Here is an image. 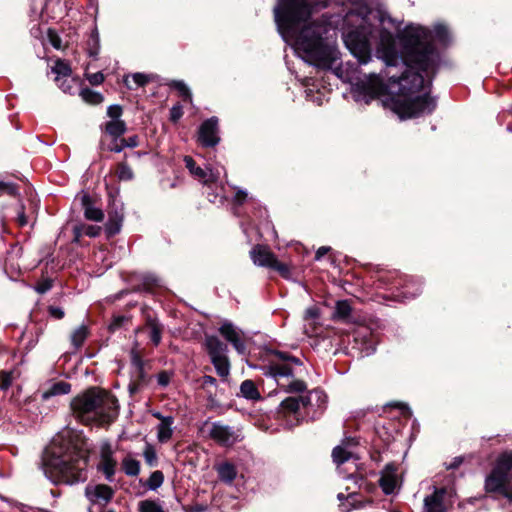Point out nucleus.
I'll list each match as a JSON object with an SVG mask.
<instances>
[{"label": "nucleus", "mask_w": 512, "mask_h": 512, "mask_svg": "<svg viewBox=\"0 0 512 512\" xmlns=\"http://www.w3.org/2000/svg\"><path fill=\"white\" fill-rule=\"evenodd\" d=\"M374 20L382 26L386 18L367 8L348 11L343 20L346 47L360 64L369 62L375 48L377 57L386 66H397L401 62L405 71L400 77L390 75V72L384 76L375 73L365 75L354 84L356 97L365 103L382 97L383 106L400 119L432 113L437 103L430 96V89L439 55L432 44L431 32L421 26L408 25L401 35V57L396 51L392 32L376 26Z\"/></svg>", "instance_id": "f257e3e1"}, {"label": "nucleus", "mask_w": 512, "mask_h": 512, "mask_svg": "<svg viewBox=\"0 0 512 512\" xmlns=\"http://www.w3.org/2000/svg\"><path fill=\"white\" fill-rule=\"evenodd\" d=\"M331 0H278L274 18L278 31L291 43L301 58L320 69L332 70L342 81L352 83L342 64H338L339 51L324 35L328 32L326 19H318L320 11Z\"/></svg>", "instance_id": "f03ea898"}, {"label": "nucleus", "mask_w": 512, "mask_h": 512, "mask_svg": "<svg viewBox=\"0 0 512 512\" xmlns=\"http://www.w3.org/2000/svg\"><path fill=\"white\" fill-rule=\"evenodd\" d=\"M87 455L71 440V431L57 435L43 458L42 469L53 484L73 485L87 479Z\"/></svg>", "instance_id": "7ed1b4c3"}, {"label": "nucleus", "mask_w": 512, "mask_h": 512, "mask_svg": "<svg viewBox=\"0 0 512 512\" xmlns=\"http://www.w3.org/2000/svg\"><path fill=\"white\" fill-rule=\"evenodd\" d=\"M73 415L86 425H104L115 419L118 413L116 398L100 388H90L71 401Z\"/></svg>", "instance_id": "20e7f679"}, {"label": "nucleus", "mask_w": 512, "mask_h": 512, "mask_svg": "<svg viewBox=\"0 0 512 512\" xmlns=\"http://www.w3.org/2000/svg\"><path fill=\"white\" fill-rule=\"evenodd\" d=\"M263 370L264 375L272 378L286 393H302L307 389L306 383L297 378L306 372L303 362L297 357L277 351Z\"/></svg>", "instance_id": "39448f33"}, {"label": "nucleus", "mask_w": 512, "mask_h": 512, "mask_svg": "<svg viewBox=\"0 0 512 512\" xmlns=\"http://www.w3.org/2000/svg\"><path fill=\"white\" fill-rule=\"evenodd\" d=\"M485 490L500 493L512 502V451L502 453L485 479Z\"/></svg>", "instance_id": "423d86ee"}, {"label": "nucleus", "mask_w": 512, "mask_h": 512, "mask_svg": "<svg viewBox=\"0 0 512 512\" xmlns=\"http://www.w3.org/2000/svg\"><path fill=\"white\" fill-rule=\"evenodd\" d=\"M126 131L123 120H110L105 124V135L102 143L109 151L121 152L128 146V142L122 137Z\"/></svg>", "instance_id": "0eeeda50"}, {"label": "nucleus", "mask_w": 512, "mask_h": 512, "mask_svg": "<svg viewBox=\"0 0 512 512\" xmlns=\"http://www.w3.org/2000/svg\"><path fill=\"white\" fill-rule=\"evenodd\" d=\"M208 435L221 446H232L241 440V435L237 430L221 422L211 423Z\"/></svg>", "instance_id": "6e6552de"}, {"label": "nucleus", "mask_w": 512, "mask_h": 512, "mask_svg": "<svg viewBox=\"0 0 512 512\" xmlns=\"http://www.w3.org/2000/svg\"><path fill=\"white\" fill-rule=\"evenodd\" d=\"M85 495L91 504L89 511L93 512L94 507L101 509L112 499L113 490L104 484H89L85 488Z\"/></svg>", "instance_id": "1a4fd4ad"}, {"label": "nucleus", "mask_w": 512, "mask_h": 512, "mask_svg": "<svg viewBox=\"0 0 512 512\" xmlns=\"http://www.w3.org/2000/svg\"><path fill=\"white\" fill-rule=\"evenodd\" d=\"M130 357L133 367V377L135 378L134 383L132 385L130 384V394H133L140 387L147 384L150 364L148 362H144L140 355L134 351L130 352Z\"/></svg>", "instance_id": "9d476101"}, {"label": "nucleus", "mask_w": 512, "mask_h": 512, "mask_svg": "<svg viewBox=\"0 0 512 512\" xmlns=\"http://www.w3.org/2000/svg\"><path fill=\"white\" fill-rule=\"evenodd\" d=\"M198 141L205 147H214L219 143L217 117H211L201 124L198 132Z\"/></svg>", "instance_id": "9b49d317"}, {"label": "nucleus", "mask_w": 512, "mask_h": 512, "mask_svg": "<svg viewBox=\"0 0 512 512\" xmlns=\"http://www.w3.org/2000/svg\"><path fill=\"white\" fill-rule=\"evenodd\" d=\"M220 334L232 344L239 354H245L246 344L241 330L230 322H224L219 328Z\"/></svg>", "instance_id": "f8f14e48"}, {"label": "nucleus", "mask_w": 512, "mask_h": 512, "mask_svg": "<svg viewBox=\"0 0 512 512\" xmlns=\"http://www.w3.org/2000/svg\"><path fill=\"white\" fill-rule=\"evenodd\" d=\"M185 166L189 170L190 174L200 181L201 183L208 185L213 182H216L219 179V171L217 173H213L212 171L207 172L201 167L197 166L195 161L190 156H185L184 158Z\"/></svg>", "instance_id": "ddd939ff"}, {"label": "nucleus", "mask_w": 512, "mask_h": 512, "mask_svg": "<svg viewBox=\"0 0 512 512\" xmlns=\"http://www.w3.org/2000/svg\"><path fill=\"white\" fill-rule=\"evenodd\" d=\"M115 468L116 460L112 456L111 447L108 444H103L101 446V458L98 463V470L104 474L108 481H112Z\"/></svg>", "instance_id": "4468645a"}, {"label": "nucleus", "mask_w": 512, "mask_h": 512, "mask_svg": "<svg viewBox=\"0 0 512 512\" xmlns=\"http://www.w3.org/2000/svg\"><path fill=\"white\" fill-rule=\"evenodd\" d=\"M445 488H435L434 492L424 498L423 512H446L444 505Z\"/></svg>", "instance_id": "2eb2a0df"}, {"label": "nucleus", "mask_w": 512, "mask_h": 512, "mask_svg": "<svg viewBox=\"0 0 512 512\" xmlns=\"http://www.w3.org/2000/svg\"><path fill=\"white\" fill-rule=\"evenodd\" d=\"M253 263L257 266L272 268L275 265L276 256L266 246L257 245L250 251Z\"/></svg>", "instance_id": "dca6fc26"}, {"label": "nucleus", "mask_w": 512, "mask_h": 512, "mask_svg": "<svg viewBox=\"0 0 512 512\" xmlns=\"http://www.w3.org/2000/svg\"><path fill=\"white\" fill-rule=\"evenodd\" d=\"M397 468L393 464H387L379 479V485L387 495L392 494L397 487Z\"/></svg>", "instance_id": "f3484780"}, {"label": "nucleus", "mask_w": 512, "mask_h": 512, "mask_svg": "<svg viewBox=\"0 0 512 512\" xmlns=\"http://www.w3.org/2000/svg\"><path fill=\"white\" fill-rule=\"evenodd\" d=\"M311 403L310 396L288 397L281 402V410L284 414H298L301 409H307Z\"/></svg>", "instance_id": "a211bd4d"}, {"label": "nucleus", "mask_w": 512, "mask_h": 512, "mask_svg": "<svg viewBox=\"0 0 512 512\" xmlns=\"http://www.w3.org/2000/svg\"><path fill=\"white\" fill-rule=\"evenodd\" d=\"M351 445H356L354 439L343 441L333 449L332 458L338 469L353 457V452L350 450Z\"/></svg>", "instance_id": "6ab92c4d"}, {"label": "nucleus", "mask_w": 512, "mask_h": 512, "mask_svg": "<svg viewBox=\"0 0 512 512\" xmlns=\"http://www.w3.org/2000/svg\"><path fill=\"white\" fill-rule=\"evenodd\" d=\"M205 347L210 359L226 356L228 352L227 345L216 336H207L205 339Z\"/></svg>", "instance_id": "aec40b11"}, {"label": "nucleus", "mask_w": 512, "mask_h": 512, "mask_svg": "<svg viewBox=\"0 0 512 512\" xmlns=\"http://www.w3.org/2000/svg\"><path fill=\"white\" fill-rule=\"evenodd\" d=\"M81 203L84 208V216L87 220L100 222L104 218V214L101 209L93 206L91 199L87 194L81 197Z\"/></svg>", "instance_id": "412c9836"}, {"label": "nucleus", "mask_w": 512, "mask_h": 512, "mask_svg": "<svg viewBox=\"0 0 512 512\" xmlns=\"http://www.w3.org/2000/svg\"><path fill=\"white\" fill-rule=\"evenodd\" d=\"M71 391V385L65 381H59L52 383L48 388L42 391L41 397L43 400H47L53 396L65 395Z\"/></svg>", "instance_id": "4be33fe9"}, {"label": "nucleus", "mask_w": 512, "mask_h": 512, "mask_svg": "<svg viewBox=\"0 0 512 512\" xmlns=\"http://www.w3.org/2000/svg\"><path fill=\"white\" fill-rule=\"evenodd\" d=\"M164 422H159L156 426L157 440L160 443H167L173 435L174 431V418H165Z\"/></svg>", "instance_id": "5701e85b"}, {"label": "nucleus", "mask_w": 512, "mask_h": 512, "mask_svg": "<svg viewBox=\"0 0 512 512\" xmlns=\"http://www.w3.org/2000/svg\"><path fill=\"white\" fill-rule=\"evenodd\" d=\"M216 471L218 473L219 479L222 482H225L228 484H231L237 476L236 467L229 462H224V463L219 464L216 467Z\"/></svg>", "instance_id": "b1692460"}, {"label": "nucleus", "mask_w": 512, "mask_h": 512, "mask_svg": "<svg viewBox=\"0 0 512 512\" xmlns=\"http://www.w3.org/2000/svg\"><path fill=\"white\" fill-rule=\"evenodd\" d=\"M101 228L96 225L80 224L73 228L74 241L78 242L79 239L85 235L89 237H96L100 234Z\"/></svg>", "instance_id": "393cba45"}, {"label": "nucleus", "mask_w": 512, "mask_h": 512, "mask_svg": "<svg viewBox=\"0 0 512 512\" xmlns=\"http://www.w3.org/2000/svg\"><path fill=\"white\" fill-rule=\"evenodd\" d=\"M352 308L347 300L338 301L335 305L333 318L344 322L351 321Z\"/></svg>", "instance_id": "a878e982"}, {"label": "nucleus", "mask_w": 512, "mask_h": 512, "mask_svg": "<svg viewBox=\"0 0 512 512\" xmlns=\"http://www.w3.org/2000/svg\"><path fill=\"white\" fill-rule=\"evenodd\" d=\"M241 395L248 400H259L261 395L252 380H245L240 385Z\"/></svg>", "instance_id": "bb28decb"}, {"label": "nucleus", "mask_w": 512, "mask_h": 512, "mask_svg": "<svg viewBox=\"0 0 512 512\" xmlns=\"http://www.w3.org/2000/svg\"><path fill=\"white\" fill-rule=\"evenodd\" d=\"M163 481H164L163 473L160 470H156L151 473V475L147 481L143 482L140 479L139 482H140V484H142V486L145 488V490L155 491L163 484Z\"/></svg>", "instance_id": "cd10ccee"}, {"label": "nucleus", "mask_w": 512, "mask_h": 512, "mask_svg": "<svg viewBox=\"0 0 512 512\" xmlns=\"http://www.w3.org/2000/svg\"><path fill=\"white\" fill-rule=\"evenodd\" d=\"M52 72L56 74L55 81L60 82L61 80L70 77L71 68L65 61L57 60L52 67Z\"/></svg>", "instance_id": "c85d7f7f"}, {"label": "nucleus", "mask_w": 512, "mask_h": 512, "mask_svg": "<svg viewBox=\"0 0 512 512\" xmlns=\"http://www.w3.org/2000/svg\"><path fill=\"white\" fill-rule=\"evenodd\" d=\"M211 362L214 365L216 372L220 377L225 378L229 375L230 363L227 355L211 359Z\"/></svg>", "instance_id": "c756f323"}, {"label": "nucleus", "mask_w": 512, "mask_h": 512, "mask_svg": "<svg viewBox=\"0 0 512 512\" xmlns=\"http://www.w3.org/2000/svg\"><path fill=\"white\" fill-rule=\"evenodd\" d=\"M123 222V217L118 215L111 216L105 224V232L108 237H112L120 232Z\"/></svg>", "instance_id": "7c9ffc66"}, {"label": "nucleus", "mask_w": 512, "mask_h": 512, "mask_svg": "<svg viewBox=\"0 0 512 512\" xmlns=\"http://www.w3.org/2000/svg\"><path fill=\"white\" fill-rule=\"evenodd\" d=\"M147 324L150 339L155 346H158L161 342L162 326L158 321L153 319H149Z\"/></svg>", "instance_id": "2f4dec72"}, {"label": "nucleus", "mask_w": 512, "mask_h": 512, "mask_svg": "<svg viewBox=\"0 0 512 512\" xmlns=\"http://www.w3.org/2000/svg\"><path fill=\"white\" fill-rule=\"evenodd\" d=\"M88 336V327L85 325L79 326L75 329L71 335V342L73 346L78 349L80 348Z\"/></svg>", "instance_id": "473e14b6"}, {"label": "nucleus", "mask_w": 512, "mask_h": 512, "mask_svg": "<svg viewBox=\"0 0 512 512\" xmlns=\"http://www.w3.org/2000/svg\"><path fill=\"white\" fill-rule=\"evenodd\" d=\"M80 96L85 102L93 105L100 104L104 99L101 93L89 88H83L80 92Z\"/></svg>", "instance_id": "72a5a7b5"}, {"label": "nucleus", "mask_w": 512, "mask_h": 512, "mask_svg": "<svg viewBox=\"0 0 512 512\" xmlns=\"http://www.w3.org/2000/svg\"><path fill=\"white\" fill-rule=\"evenodd\" d=\"M169 86L176 89L184 101L192 102V94L189 87L181 80H173Z\"/></svg>", "instance_id": "f704fd0d"}, {"label": "nucleus", "mask_w": 512, "mask_h": 512, "mask_svg": "<svg viewBox=\"0 0 512 512\" xmlns=\"http://www.w3.org/2000/svg\"><path fill=\"white\" fill-rule=\"evenodd\" d=\"M100 51V40L99 33L95 29L92 31L88 41V55L92 58H96Z\"/></svg>", "instance_id": "c9c22d12"}, {"label": "nucleus", "mask_w": 512, "mask_h": 512, "mask_svg": "<svg viewBox=\"0 0 512 512\" xmlns=\"http://www.w3.org/2000/svg\"><path fill=\"white\" fill-rule=\"evenodd\" d=\"M139 512H165L163 508L153 500H143L138 504Z\"/></svg>", "instance_id": "e433bc0d"}, {"label": "nucleus", "mask_w": 512, "mask_h": 512, "mask_svg": "<svg viewBox=\"0 0 512 512\" xmlns=\"http://www.w3.org/2000/svg\"><path fill=\"white\" fill-rule=\"evenodd\" d=\"M143 456L146 463L153 467L157 463V455L154 447L152 445L146 444L145 449L143 451Z\"/></svg>", "instance_id": "4c0bfd02"}, {"label": "nucleus", "mask_w": 512, "mask_h": 512, "mask_svg": "<svg viewBox=\"0 0 512 512\" xmlns=\"http://www.w3.org/2000/svg\"><path fill=\"white\" fill-rule=\"evenodd\" d=\"M17 192V186L14 183L0 181V196L3 194L15 196Z\"/></svg>", "instance_id": "58836bf2"}, {"label": "nucleus", "mask_w": 512, "mask_h": 512, "mask_svg": "<svg viewBox=\"0 0 512 512\" xmlns=\"http://www.w3.org/2000/svg\"><path fill=\"white\" fill-rule=\"evenodd\" d=\"M13 381L12 372L9 371H1L0 372V389L6 390L10 387Z\"/></svg>", "instance_id": "ea45409f"}, {"label": "nucleus", "mask_w": 512, "mask_h": 512, "mask_svg": "<svg viewBox=\"0 0 512 512\" xmlns=\"http://www.w3.org/2000/svg\"><path fill=\"white\" fill-rule=\"evenodd\" d=\"M133 77V81L138 85V86H144L145 84H147L148 82L150 81H153L155 76L154 75H149V74H144V73H134L132 75Z\"/></svg>", "instance_id": "a19ab883"}, {"label": "nucleus", "mask_w": 512, "mask_h": 512, "mask_svg": "<svg viewBox=\"0 0 512 512\" xmlns=\"http://www.w3.org/2000/svg\"><path fill=\"white\" fill-rule=\"evenodd\" d=\"M85 77L91 85H100L104 81V75L102 72L89 73L88 68L86 69Z\"/></svg>", "instance_id": "79ce46f5"}, {"label": "nucleus", "mask_w": 512, "mask_h": 512, "mask_svg": "<svg viewBox=\"0 0 512 512\" xmlns=\"http://www.w3.org/2000/svg\"><path fill=\"white\" fill-rule=\"evenodd\" d=\"M271 269L277 270L281 274V276L286 279L290 278L289 267L286 264L279 262L277 259L275 261V265H273Z\"/></svg>", "instance_id": "37998d69"}, {"label": "nucleus", "mask_w": 512, "mask_h": 512, "mask_svg": "<svg viewBox=\"0 0 512 512\" xmlns=\"http://www.w3.org/2000/svg\"><path fill=\"white\" fill-rule=\"evenodd\" d=\"M122 112V108L119 105H111L107 109V114L111 118V120H120Z\"/></svg>", "instance_id": "c03bdc74"}, {"label": "nucleus", "mask_w": 512, "mask_h": 512, "mask_svg": "<svg viewBox=\"0 0 512 512\" xmlns=\"http://www.w3.org/2000/svg\"><path fill=\"white\" fill-rule=\"evenodd\" d=\"M435 38L439 40L440 42L445 43L447 38V30L443 25H437L435 26Z\"/></svg>", "instance_id": "a18cd8bd"}, {"label": "nucleus", "mask_w": 512, "mask_h": 512, "mask_svg": "<svg viewBox=\"0 0 512 512\" xmlns=\"http://www.w3.org/2000/svg\"><path fill=\"white\" fill-rule=\"evenodd\" d=\"M183 115L182 107L180 105H175L170 110V119L173 122H177Z\"/></svg>", "instance_id": "49530a36"}, {"label": "nucleus", "mask_w": 512, "mask_h": 512, "mask_svg": "<svg viewBox=\"0 0 512 512\" xmlns=\"http://www.w3.org/2000/svg\"><path fill=\"white\" fill-rule=\"evenodd\" d=\"M51 288H52V281L47 279V280H44L43 282L39 283V284L35 287V290H36L39 294H44V293H46L47 291H49Z\"/></svg>", "instance_id": "de8ad7c7"}, {"label": "nucleus", "mask_w": 512, "mask_h": 512, "mask_svg": "<svg viewBox=\"0 0 512 512\" xmlns=\"http://www.w3.org/2000/svg\"><path fill=\"white\" fill-rule=\"evenodd\" d=\"M116 173H117V177L119 180H123V181L128 180V168L124 163H122L118 166Z\"/></svg>", "instance_id": "09e8293b"}, {"label": "nucleus", "mask_w": 512, "mask_h": 512, "mask_svg": "<svg viewBox=\"0 0 512 512\" xmlns=\"http://www.w3.org/2000/svg\"><path fill=\"white\" fill-rule=\"evenodd\" d=\"M126 321V317L125 316H115L111 322V324L109 325V329L111 331H115L116 329H118L122 324L123 322Z\"/></svg>", "instance_id": "8fccbe9b"}, {"label": "nucleus", "mask_w": 512, "mask_h": 512, "mask_svg": "<svg viewBox=\"0 0 512 512\" xmlns=\"http://www.w3.org/2000/svg\"><path fill=\"white\" fill-rule=\"evenodd\" d=\"M158 384L161 386H167L170 382V376L167 372H161L157 376Z\"/></svg>", "instance_id": "3c124183"}, {"label": "nucleus", "mask_w": 512, "mask_h": 512, "mask_svg": "<svg viewBox=\"0 0 512 512\" xmlns=\"http://www.w3.org/2000/svg\"><path fill=\"white\" fill-rule=\"evenodd\" d=\"M49 313L56 319H62L64 317V311L60 307H49Z\"/></svg>", "instance_id": "603ef678"}, {"label": "nucleus", "mask_w": 512, "mask_h": 512, "mask_svg": "<svg viewBox=\"0 0 512 512\" xmlns=\"http://www.w3.org/2000/svg\"><path fill=\"white\" fill-rule=\"evenodd\" d=\"M140 472V463L136 460L130 459V476L138 475Z\"/></svg>", "instance_id": "864d4df0"}, {"label": "nucleus", "mask_w": 512, "mask_h": 512, "mask_svg": "<svg viewBox=\"0 0 512 512\" xmlns=\"http://www.w3.org/2000/svg\"><path fill=\"white\" fill-rule=\"evenodd\" d=\"M49 37L53 47H55L56 49H60L61 40L52 30H49Z\"/></svg>", "instance_id": "5fc2aeb1"}, {"label": "nucleus", "mask_w": 512, "mask_h": 512, "mask_svg": "<svg viewBox=\"0 0 512 512\" xmlns=\"http://www.w3.org/2000/svg\"><path fill=\"white\" fill-rule=\"evenodd\" d=\"M246 197H247V192L244 190L238 189L236 192V195H235V201L239 204H242L243 201L246 199Z\"/></svg>", "instance_id": "6e6d98bb"}, {"label": "nucleus", "mask_w": 512, "mask_h": 512, "mask_svg": "<svg viewBox=\"0 0 512 512\" xmlns=\"http://www.w3.org/2000/svg\"><path fill=\"white\" fill-rule=\"evenodd\" d=\"M330 250V247L328 246H322L320 247L315 254V260H320L325 254H327Z\"/></svg>", "instance_id": "4d7b16f0"}, {"label": "nucleus", "mask_w": 512, "mask_h": 512, "mask_svg": "<svg viewBox=\"0 0 512 512\" xmlns=\"http://www.w3.org/2000/svg\"><path fill=\"white\" fill-rule=\"evenodd\" d=\"M67 82H68V78L61 80L59 83V87L63 90V92L71 93L72 86Z\"/></svg>", "instance_id": "13d9d810"}, {"label": "nucleus", "mask_w": 512, "mask_h": 512, "mask_svg": "<svg viewBox=\"0 0 512 512\" xmlns=\"http://www.w3.org/2000/svg\"><path fill=\"white\" fill-rule=\"evenodd\" d=\"M420 292H421V290H420V288H419V287H417V288L415 289V291H413V292H409V291L405 290V291L403 292L402 297H403V299H411V298H414V297H415L417 294H419Z\"/></svg>", "instance_id": "bf43d9fd"}, {"label": "nucleus", "mask_w": 512, "mask_h": 512, "mask_svg": "<svg viewBox=\"0 0 512 512\" xmlns=\"http://www.w3.org/2000/svg\"><path fill=\"white\" fill-rule=\"evenodd\" d=\"M307 318H316L318 316V312L314 308H309L305 312Z\"/></svg>", "instance_id": "052dcab7"}, {"label": "nucleus", "mask_w": 512, "mask_h": 512, "mask_svg": "<svg viewBox=\"0 0 512 512\" xmlns=\"http://www.w3.org/2000/svg\"><path fill=\"white\" fill-rule=\"evenodd\" d=\"M462 463V458L457 457L453 460L451 464L447 466L448 469H455Z\"/></svg>", "instance_id": "680f3d73"}, {"label": "nucleus", "mask_w": 512, "mask_h": 512, "mask_svg": "<svg viewBox=\"0 0 512 512\" xmlns=\"http://www.w3.org/2000/svg\"><path fill=\"white\" fill-rule=\"evenodd\" d=\"M152 416L157 418L160 422H164L163 419L165 418H173L172 416H163L160 412L158 411H153L152 412Z\"/></svg>", "instance_id": "e2e57ef3"}, {"label": "nucleus", "mask_w": 512, "mask_h": 512, "mask_svg": "<svg viewBox=\"0 0 512 512\" xmlns=\"http://www.w3.org/2000/svg\"><path fill=\"white\" fill-rule=\"evenodd\" d=\"M122 469L128 474V458L125 457L122 459Z\"/></svg>", "instance_id": "0e129e2a"}, {"label": "nucleus", "mask_w": 512, "mask_h": 512, "mask_svg": "<svg viewBox=\"0 0 512 512\" xmlns=\"http://www.w3.org/2000/svg\"><path fill=\"white\" fill-rule=\"evenodd\" d=\"M19 223L22 226L27 223L26 217H25V215L23 213L19 215Z\"/></svg>", "instance_id": "69168bd1"}, {"label": "nucleus", "mask_w": 512, "mask_h": 512, "mask_svg": "<svg viewBox=\"0 0 512 512\" xmlns=\"http://www.w3.org/2000/svg\"><path fill=\"white\" fill-rule=\"evenodd\" d=\"M137 146V141L135 137H130V148Z\"/></svg>", "instance_id": "338daca9"}, {"label": "nucleus", "mask_w": 512, "mask_h": 512, "mask_svg": "<svg viewBox=\"0 0 512 512\" xmlns=\"http://www.w3.org/2000/svg\"><path fill=\"white\" fill-rule=\"evenodd\" d=\"M214 381H215V379H214V378H212V377H210V376H207V377H206V381H205V382H206V383H208V382H209V383H213Z\"/></svg>", "instance_id": "774afa93"}]
</instances>
